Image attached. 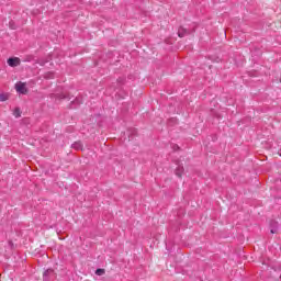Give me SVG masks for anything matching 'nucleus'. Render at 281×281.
Here are the masks:
<instances>
[{
  "instance_id": "nucleus-3",
  "label": "nucleus",
  "mask_w": 281,
  "mask_h": 281,
  "mask_svg": "<svg viewBox=\"0 0 281 281\" xmlns=\"http://www.w3.org/2000/svg\"><path fill=\"white\" fill-rule=\"evenodd\" d=\"M186 34H188V30H186V29H183V27H180V29L178 30V36H179L180 38H183V36H186Z\"/></svg>"
},
{
  "instance_id": "nucleus-9",
  "label": "nucleus",
  "mask_w": 281,
  "mask_h": 281,
  "mask_svg": "<svg viewBox=\"0 0 281 281\" xmlns=\"http://www.w3.org/2000/svg\"><path fill=\"white\" fill-rule=\"evenodd\" d=\"M44 78L50 80L52 78H54V72H46Z\"/></svg>"
},
{
  "instance_id": "nucleus-13",
  "label": "nucleus",
  "mask_w": 281,
  "mask_h": 281,
  "mask_svg": "<svg viewBox=\"0 0 281 281\" xmlns=\"http://www.w3.org/2000/svg\"><path fill=\"white\" fill-rule=\"evenodd\" d=\"M61 99H65V98H67L65 94H63L61 97H60Z\"/></svg>"
},
{
  "instance_id": "nucleus-5",
  "label": "nucleus",
  "mask_w": 281,
  "mask_h": 281,
  "mask_svg": "<svg viewBox=\"0 0 281 281\" xmlns=\"http://www.w3.org/2000/svg\"><path fill=\"white\" fill-rule=\"evenodd\" d=\"M9 98H10V95L8 93H1L0 94V102H5V101H8Z\"/></svg>"
},
{
  "instance_id": "nucleus-8",
  "label": "nucleus",
  "mask_w": 281,
  "mask_h": 281,
  "mask_svg": "<svg viewBox=\"0 0 281 281\" xmlns=\"http://www.w3.org/2000/svg\"><path fill=\"white\" fill-rule=\"evenodd\" d=\"M52 273H54V270L53 269H48L44 272V278L46 279L47 276H52Z\"/></svg>"
},
{
  "instance_id": "nucleus-1",
  "label": "nucleus",
  "mask_w": 281,
  "mask_h": 281,
  "mask_svg": "<svg viewBox=\"0 0 281 281\" xmlns=\"http://www.w3.org/2000/svg\"><path fill=\"white\" fill-rule=\"evenodd\" d=\"M15 91L25 95V93H27V87H25V83L23 82L15 83Z\"/></svg>"
},
{
  "instance_id": "nucleus-11",
  "label": "nucleus",
  "mask_w": 281,
  "mask_h": 281,
  "mask_svg": "<svg viewBox=\"0 0 281 281\" xmlns=\"http://www.w3.org/2000/svg\"><path fill=\"white\" fill-rule=\"evenodd\" d=\"M78 103V104H80V100L79 99H76L75 101H74V103Z\"/></svg>"
},
{
  "instance_id": "nucleus-12",
  "label": "nucleus",
  "mask_w": 281,
  "mask_h": 281,
  "mask_svg": "<svg viewBox=\"0 0 281 281\" xmlns=\"http://www.w3.org/2000/svg\"><path fill=\"white\" fill-rule=\"evenodd\" d=\"M271 234H276V229H271Z\"/></svg>"
},
{
  "instance_id": "nucleus-6",
  "label": "nucleus",
  "mask_w": 281,
  "mask_h": 281,
  "mask_svg": "<svg viewBox=\"0 0 281 281\" xmlns=\"http://www.w3.org/2000/svg\"><path fill=\"white\" fill-rule=\"evenodd\" d=\"M176 175H177V177H181L183 175V167H178L176 169Z\"/></svg>"
},
{
  "instance_id": "nucleus-7",
  "label": "nucleus",
  "mask_w": 281,
  "mask_h": 281,
  "mask_svg": "<svg viewBox=\"0 0 281 281\" xmlns=\"http://www.w3.org/2000/svg\"><path fill=\"white\" fill-rule=\"evenodd\" d=\"M14 117H21V111L16 108L13 112Z\"/></svg>"
},
{
  "instance_id": "nucleus-10",
  "label": "nucleus",
  "mask_w": 281,
  "mask_h": 281,
  "mask_svg": "<svg viewBox=\"0 0 281 281\" xmlns=\"http://www.w3.org/2000/svg\"><path fill=\"white\" fill-rule=\"evenodd\" d=\"M95 274L97 276H104V269H97Z\"/></svg>"
},
{
  "instance_id": "nucleus-2",
  "label": "nucleus",
  "mask_w": 281,
  "mask_h": 281,
  "mask_svg": "<svg viewBox=\"0 0 281 281\" xmlns=\"http://www.w3.org/2000/svg\"><path fill=\"white\" fill-rule=\"evenodd\" d=\"M7 63L9 67H19V65H21V59L19 57H11Z\"/></svg>"
},
{
  "instance_id": "nucleus-4",
  "label": "nucleus",
  "mask_w": 281,
  "mask_h": 281,
  "mask_svg": "<svg viewBox=\"0 0 281 281\" xmlns=\"http://www.w3.org/2000/svg\"><path fill=\"white\" fill-rule=\"evenodd\" d=\"M71 146L75 148V150H82V143L80 142H76Z\"/></svg>"
}]
</instances>
